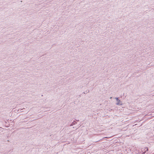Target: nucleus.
Listing matches in <instances>:
<instances>
[{"mask_svg":"<svg viewBox=\"0 0 154 154\" xmlns=\"http://www.w3.org/2000/svg\"><path fill=\"white\" fill-rule=\"evenodd\" d=\"M119 104V103H117V104Z\"/></svg>","mask_w":154,"mask_h":154,"instance_id":"2","label":"nucleus"},{"mask_svg":"<svg viewBox=\"0 0 154 154\" xmlns=\"http://www.w3.org/2000/svg\"><path fill=\"white\" fill-rule=\"evenodd\" d=\"M147 151L148 150V148H147Z\"/></svg>","mask_w":154,"mask_h":154,"instance_id":"3","label":"nucleus"},{"mask_svg":"<svg viewBox=\"0 0 154 154\" xmlns=\"http://www.w3.org/2000/svg\"><path fill=\"white\" fill-rule=\"evenodd\" d=\"M116 99L117 100H119V101H120V100H119L118 98H116Z\"/></svg>","mask_w":154,"mask_h":154,"instance_id":"1","label":"nucleus"}]
</instances>
